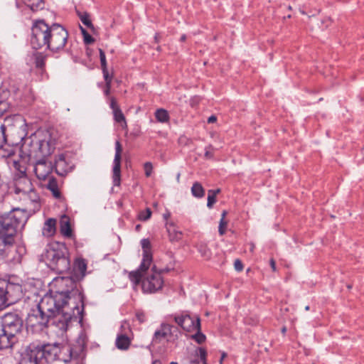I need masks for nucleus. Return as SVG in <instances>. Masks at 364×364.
Wrapping results in <instances>:
<instances>
[{"label": "nucleus", "instance_id": "obj_1", "mask_svg": "<svg viewBox=\"0 0 364 364\" xmlns=\"http://www.w3.org/2000/svg\"><path fill=\"white\" fill-rule=\"evenodd\" d=\"M71 306L65 293L47 294L35 308L31 309L26 319L27 324L42 329L53 320V324L62 332L66 331L73 319L82 318V315H77L70 309Z\"/></svg>", "mask_w": 364, "mask_h": 364}, {"label": "nucleus", "instance_id": "obj_2", "mask_svg": "<svg viewBox=\"0 0 364 364\" xmlns=\"http://www.w3.org/2000/svg\"><path fill=\"white\" fill-rule=\"evenodd\" d=\"M23 196L26 209L14 208L0 217V258L4 256L6 247L13 245L16 232L24 227L31 215L41 208L40 197L33 187Z\"/></svg>", "mask_w": 364, "mask_h": 364}, {"label": "nucleus", "instance_id": "obj_3", "mask_svg": "<svg viewBox=\"0 0 364 364\" xmlns=\"http://www.w3.org/2000/svg\"><path fill=\"white\" fill-rule=\"evenodd\" d=\"M85 347L86 341L84 336H79L73 347L62 346L59 343L35 345L41 363L43 361L51 363L56 360L67 363L73 358H77L82 356Z\"/></svg>", "mask_w": 364, "mask_h": 364}, {"label": "nucleus", "instance_id": "obj_4", "mask_svg": "<svg viewBox=\"0 0 364 364\" xmlns=\"http://www.w3.org/2000/svg\"><path fill=\"white\" fill-rule=\"evenodd\" d=\"M0 350L9 348L16 342V336L23 326L22 318L16 312H9L1 317Z\"/></svg>", "mask_w": 364, "mask_h": 364}, {"label": "nucleus", "instance_id": "obj_5", "mask_svg": "<svg viewBox=\"0 0 364 364\" xmlns=\"http://www.w3.org/2000/svg\"><path fill=\"white\" fill-rule=\"evenodd\" d=\"M23 144L21 151L28 158H38L50 155L53 149V144L46 139H38L36 134L30 137H21Z\"/></svg>", "mask_w": 364, "mask_h": 364}, {"label": "nucleus", "instance_id": "obj_6", "mask_svg": "<svg viewBox=\"0 0 364 364\" xmlns=\"http://www.w3.org/2000/svg\"><path fill=\"white\" fill-rule=\"evenodd\" d=\"M61 284L66 287L63 292L68 296V301L71 303L70 309H73L75 314L82 315L84 311V295L78 287L77 283L79 280L75 279L73 275L68 277H62L60 280Z\"/></svg>", "mask_w": 364, "mask_h": 364}, {"label": "nucleus", "instance_id": "obj_7", "mask_svg": "<svg viewBox=\"0 0 364 364\" xmlns=\"http://www.w3.org/2000/svg\"><path fill=\"white\" fill-rule=\"evenodd\" d=\"M50 31L51 26L47 24L45 21H36L31 28V45L32 48L38 50L46 47L50 37Z\"/></svg>", "mask_w": 364, "mask_h": 364}, {"label": "nucleus", "instance_id": "obj_8", "mask_svg": "<svg viewBox=\"0 0 364 364\" xmlns=\"http://www.w3.org/2000/svg\"><path fill=\"white\" fill-rule=\"evenodd\" d=\"M66 253L65 247L57 250L50 248L47 250L46 259L50 267L59 274L65 273L70 268V260Z\"/></svg>", "mask_w": 364, "mask_h": 364}, {"label": "nucleus", "instance_id": "obj_9", "mask_svg": "<svg viewBox=\"0 0 364 364\" xmlns=\"http://www.w3.org/2000/svg\"><path fill=\"white\" fill-rule=\"evenodd\" d=\"M168 272V269H160L157 270L156 266L151 268V272L147 273L146 277H144V272L142 274V277L139 284H134V286L139 285L141 282V288L144 293H155L156 291L161 289L164 284V280L161 277V274Z\"/></svg>", "mask_w": 364, "mask_h": 364}, {"label": "nucleus", "instance_id": "obj_10", "mask_svg": "<svg viewBox=\"0 0 364 364\" xmlns=\"http://www.w3.org/2000/svg\"><path fill=\"white\" fill-rule=\"evenodd\" d=\"M50 32V37L46 48L53 52L63 50L68 41V32L59 23H53Z\"/></svg>", "mask_w": 364, "mask_h": 364}, {"label": "nucleus", "instance_id": "obj_11", "mask_svg": "<svg viewBox=\"0 0 364 364\" xmlns=\"http://www.w3.org/2000/svg\"><path fill=\"white\" fill-rule=\"evenodd\" d=\"M141 247L143 249V259L138 269L132 271L129 274V278L132 282L136 284L142 277L143 272L147 271L152 261V256L150 252L151 243L149 239H142L141 240Z\"/></svg>", "mask_w": 364, "mask_h": 364}, {"label": "nucleus", "instance_id": "obj_12", "mask_svg": "<svg viewBox=\"0 0 364 364\" xmlns=\"http://www.w3.org/2000/svg\"><path fill=\"white\" fill-rule=\"evenodd\" d=\"M174 321L184 331L191 332L200 330V318L196 317V321L188 314H183L174 317Z\"/></svg>", "mask_w": 364, "mask_h": 364}, {"label": "nucleus", "instance_id": "obj_13", "mask_svg": "<svg viewBox=\"0 0 364 364\" xmlns=\"http://www.w3.org/2000/svg\"><path fill=\"white\" fill-rule=\"evenodd\" d=\"M14 190L16 194L23 193L31 191L33 187L31 180L28 178L25 171L19 170L14 178Z\"/></svg>", "mask_w": 364, "mask_h": 364}, {"label": "nucleus", "instance_id": "obj_14", "mask_svg": "<svg viewBox=\"0 0 364 364\" xmlns=\"http://www.w3.org/2000/svg\"><path fill=\"white\" fill-rule=\"evenodd\" d=\"M178 328L170 324L162 323L160 328L156 330L152 338V343H159L164 338L168 339L173 336H177Z\"/></svg>", "mask_w": 364, "mask_h": 364}, {"label": "nucleus", "instance_id": "obj_15", "mask_svg": "<svg viewBox=\"0 0 364 364\" xmlns=\"http://www.w3.org/2000/svg\"><path fill=\"white\" fill-rule=\"evenodd\" d=\"M122 145L119 141L115 142V155L113 161V184L114 186H119L121 181V154H122Z\"/></svg>", "mask_w": 364, "mask_h": 364}, {"label": "nucleus", "instance_id": "obj_16", "mask_svg": "<svg viewBox=\"0 0 364 364\" xmlns=\"http://www.w3.org/2000/svg\"><path fill=\"white\" fill-rule=\"evenodd\" d=\"M14 288L12 284H5L0 281V310L4 309L14 302L11 291Z\"/></svg>", "mask_w": 364, "mask_h": 364}, {"label": "nucleus", "instance_id": "obj_17", "mask_svg": "<svg viewBox=\"0 0 364 364\" xmlns=\"http://www.w3.org/2000/svg\"><path fill=\"white\" fill-rule=\"evenodd\" d=\"M40 360L38 355V351L35 348V345H31L26 348L20 355L18 364H40Z\"/></svg>", "mask_w": 364, "mask_h": 364}, {"label": "nucleus", "instance_id": "obj_18", "mask_svg": "<svg viewBox=\"0 0 364 364\" xmlns=\"http://www.w3.org/2000/svg\"><path fill=\"white\" fill-rule=\"evenodd\" d=\"M121 328L124 333L119 334L116 338V347L122 350H127L131 344V339L128 337L126 330L130 331L129 325L127 322H123Z\"/></svg>", "mask_w": 364, "mask_h": 364}, {"label": "nucleus", "instance_id": "obj_19", "mask_svg": "<svg viewBox=\"0 0 364 364\" xmlns=\"http://www.w3.org/2000/svg\"><path fill=\"white\" fill-rule=\"evenodd\" d=\"M73 166L68 163L64 156L60 154L55 160V169L58 175L63 176L70 172L73 169Z\"/></svg>", "mask_w": 364, "mask_h": 364}, {"label": "nucleus", "instance_id": "obj_20", "mask_svg": "<svg viewBox=\"0 0 364 364\" xmlns=\"http://www.w3.org/2000/svg\"><path fill=\"white\" fill-rule=\"evenodd\" d=\"M87 262L85 259L77 258L75 261L72 275L75 277V279L80 281L85 276Z\"/></svg>", "mask_w": 364, "mask_h": 364}, {"label": "nucleus", "instance_id": "obj_21", "mask_svg": "<svg viewBox=\"0 0 364 364\" xmlns=\"http://www.w3.org/2000/svg\"><path fill=\"white\" fill-rule=\"evenodd\" d=\"M60 230L61 234L66 237H71L73 235L70 219L66 215L62 216L60 220Z\"/></svg>", "mask_w": 364, "mask_h": 364}, {"label": "nucleus", "instance_id": "obj_22", "mask_svg": "<svg viewBox=\"0 0 364 364\" xmlns=\"http://www.w3.org/2000/svg\"><path fill=\"white\" fill-rule=\"evenodd\" d=\"M56 220L53 218L48 219L43 225L42 233L45 237H50L55 232Z\"/></svg>", "mask_w": 364, "mask_h": 364}, {"label": "nucleus", "instance_id": "obj_23", "mask_svg": "<svg viewBox=\"0 0 364 364\" xmlns=\"http://www.w3.org/2000/svg\"><path fill=\"white\" fill-rule=\"evenodd\" d=\"M169 240L171 242L179 241L182 237V232L176 230L173 223L166 224Z\"/></svg>", "mask_w": 364, "mask_h": 364}, {"label": "nucleus", "instance_id": "obj_24", "mask_svg": "<svg viewBox=\"0 0 364 364\" xmlns=\"http://www.w3.org/2000/svg\"><path fill=\"white\" fill-rule=\"evenodd\" d=\"M46 166V164L44 161H39L36 163L34 171L37 177L40 179L45 178L47 174L49 173V167L47 171H43V168Z\"/></svg>", "mask_w": 364, "mask_h": 364}, {"label": "nucleus", "instance_id": "obj_25", "mask_svg": "<svg viewBox=\"0 0 364 364\" xmlns=\"http://www.w3.org/2000/svg\"><path fill=\"white\" fill-rule=\"evenodd\" d=\"M46 187L49 191H51L53 196L55 198H59L60 197V192L58 189V183L55 179L53 178H50Z\"/></svg>", "mask_w": 364, "mask_h": 364}, {"label": "nucleus", "instance_id": "obj_26", "mask_svg": "<svg viewBox=\"0 0 364 364\" xmlns=\"http://www.w3.org/2000/svg\"><path fill=\"white\" fill-rule=\"evenodd\" d=\"M191 193L196 198H203L205 195V189L203 188L201 183L195 182L191 187Z\"/></svg>", "mask_w": 364, "mask_h": 364}, {"label": "nucleus", "instance_id": "obj_27", "mask_svg": "<svg viewBox=\"0 0 364 364\" xmlns=\"http://www.w3.org/2000/svg\"><path fill=\"white\" fill-rule=\"evenodd\" d=\"M23 2L32 11H37L43 7V0H23Z\"/></svg>", "mask_w": 364, "mask_h": 364}, {"label": "nucleus", "instance_id": "obj_28", "mask_svg": "<svg viewBox=\"0 0 364 364\" xmlns=\"http://www.w3.org/2000/svg\"><path fill=\"white\" fill-rule=\"evenodd\" d=\"M155 117L159 122L165 123L169 119L168 112L164 109H158L155 112Z\"/></svg>", "mask_w": 364, "mask_h": 364}, {"label": "nucleus", "instance_id": "obj_29", "mask_svg": "<svg viewBox=\"0 0 364 364\" xmlns=\"http://www.w3.org/2000/svg\"><path fill=\"white\" fill-rule=\"evenodd\" d=\"M8 127L0 124V149L3 148L5 144L9 143L7 139Z\"/></svg>", "mask_w": 364, "mask_h": 364}, {"label": "nucleus", "instance_id": "obj_30", "mask_svg": "<svg viewBox=\"0 0 364 364\" xmlns=\"http://www.w3.org/2000/svg\"><path fill=\"white\" fill-rule=\"evenodd\" d=\"M220 192V189L218 188L216 190H209L208 194V202L207 206L208 208H211L213 204L216 201V196Z\"/></svg>", "mask_w": 364, "mask_h": 364}, {"label": "nucleus", "instance_id": "obj_31", "mask_svg": "<svg viewBox=\"0 0 364 364\" xmlns=\"http://www.w3.org/2000/svg\"><path fill=\"white\" fill-rule=\"evenodd\" d=\"M34 57L36 67L40 69L43 68L45 65V56L41 53H37Z\"/></svg>", "mask_w": 364, "mask_h": 364}, {"label": "nucleus", "instance_id": "obj_32", "mask_svg": "<svg viewBox=\"0 0 364 364\" xmlns=\"http://www.w3.org/2000/svg\"><path fill=\"white\" fill-rule=\"evenodd\" d=\"M114 114V120L118 123H123L124 124V127H127V123L125 121V117L122 112L121 109H117L115 112H113Z\"/></svg>", "mask_w": 364, "mask_h": 364}, {"label": "nucleus", "instance_id": "obj_33", "mask_svg": "<svg viewBox=\"0 0 364 364\" xmlns=\"http://www.w3.org/2000/svg\"><path fill=\"white\" fill-rule=\"evenodd\" d=\"M80 18L82 21V23L85 25L89 28H93V25L92 23L91 20L90 19V16L87 13H84L82 14H80Z\"/></svg>", "mask_w": 364, "mask_h": 364}, {"label": "nucleus", "instance_id": "obj_34", "mask_svg": "<svg viewBox=\"0 0 364 364\" xmlns=\"http://www.w3.org/2000/svg\"><path fill=\"white\" fill-rule=\"evenodd\" d=\"M151 215V210L150 208H146L144 211H141L139 214V219L141 221H146L150 218Z\"/></svg>", "mask_w": 364, "mask_h": 364}, {"label": "nucleus", "instance_id": "obj_35", "mask_svg": "<svg viewBox=\"0 0 364 364\" xmlns=\"http://www.w3.org/2000/svg\"><path fill=\"white\" fill-rule=\"evenodd\" d=\"M192 338L198 343H202L205 340V336L200 333V330L197 331V333L192 336Z\"/></svg>", "mask_w": 364, "mask_h": 364}, {"label": "nucleus", "instance_id": "obj_36", "mask_svg": "<svg viewBox=\"0 0 364 364\" xmlns=\"http://www.w3.org/2000/svg\"><path fill=\"white\" fill-rule=\"evenodd\" d=\"M99 53H100V58L102 70H105V68H107L105 53L103 51V50L101 48L99 49Z\"/></svg>", "mask_w": 364, "mask_h": 364}, {"label": "nucleus", "instance_id": "obj_37", "mask_svg": "<svg viewBox=\"0 0 364 364\" xmlns=\"http://www.w3.org/2000/svg\"><path fill=\"white\" fill-rule=\"evenodd\" d=\"M214 150H215V149L211 145H209L208 146L205 147V151L204 154L205 158L207 159H213V154H214Z\"/></svg>", "mask_w": 364, "mask_h": 364}, {"label": "nucleus", "instance_id": "obj_38", "mask_svg": "<svg viewBox=\"0 0 364 364\" xmlns=\"http://www.w3.org/2000/svg\"><path fill=\"white\" fill-rule=\"evenodd\" d=\"M196 355H198L200 358V360L203 362V364L205 363V358H206V351L204 348H199L196 350Z\"/></svg>", "mask_w": 364, "mask_h": 364}, {"label": "nucleus", "instance_id": "obj_39", "mask_svg": "<svg viewBox=\"0 0 364 364\" xmlns=\"http://www.w3.org/2000/svg\"><path fill=\"white\" fill-rule=\"evenodd\" d=\"M144 168L146 176L149 177L151 175L152 170H153L152 164L151 162H146L144 164Z\"/></svg>", "mask_w": 364, "mask_h": 364}, {"label": "nucleus", "instance_id": "obj_40", "mask_svg": "<svg viewBox=\"0 0 364 364\" xmlns=\"http://www.w3.org/2000/svg\"><path fill=\"white\" fill-rule=\"evenodd\" d=\"M199 252L203 257L209 258L210 257V251L205 247L200 245L199 247Z\"/></svg>", "mask_w": 364, "mask_h": 364}, {"label": "nucleus", "instance_id": "obj_41", "mask_svg": "<svg viewBox=\"0 0 364 364\" xmlns=\"http://www.w3.org/2000/svg\"><path fill=\"white\" fill-rule=\"evenodd\" d=\"M227 226V222L220 219L218 231L220 235H223L225 232V228Z\"/></svg>", "mask_w": 364, "mask_h": 364}, {"label": "nucleus", "instance_id": "obj_42", "mask_svg": "<svg viewBox=\"0 0 364 364\" xmlns=\"http://www.w3.org/2000/svg\"><path fill=\"white\" fill-rule=\"evenodd\" d=\"M103 76L106 82V85H111L112 83V76H109L107 68L102 70Z\"/></svg>", "mask_w": 364, "mask_h": 364}, {"label": "nucleus", "instance_id": "obj_43", "mask_svg": "<svg viewBox=\"0 0 364 364\" xmlns=\"http://www.w3.org/2000/svg\"><path fill=\"white\" fill-rule=\"evenodd\" d=\"M136 318L140 323L146 321V315L143 311H138L136 312Z\"/></svg>", "mask_w": 364, "mask_h": 364}, {"label": "nucleus", "instance_id": "obj_44", "mask_svg": "<svg viewBox=\"0 0 364 364\" xmlns=\"http://www.w3.org/2000/svg\"><path fill=\"white\" fill-rule=\"evenodd\" d=\"M234 267H235V269L237 271V272H240L243 269V265H242V262L240 260V259H236L234 262Z\"/></svg>", "mask_w": 364, "mask_h": 364}, {"label": "nucleus", "instance_id": "obj_45", "mask_svg": "<svg viewBox=\"0 0 364 364\" xmlns=\"http://www.w3.org/2000/svg\"><path fill=\"white\" fill-rule=\"evenodd\" d=\"M83 38L85 44H92L95 41L94 38L89 33H85Z\"/></svg>", "mask_w": 364, "mask_h": 364}, {"label": "nucleus", "instance_id": "obj_46", "mask_svg": "<svg viewBox=\"0 0 364 364\" xmlns=\"http://www.w3.org/2000/svg\"><path fill=\"white\" fill-rule=\"evenodd\" d=\"M110 107L112 109L113 112H115L117 109H119V107L117 106L115 99L113 97L111 99Z\"/></svg>", "mask_w": 364, "mask_h": 364}, {"label": "nucleus", "instance_id": "obj_47", "mask_svg": "<svg viewBox=\"0 0 364 364\" xmlns=\"http://www.w3.org/2000/svg\"><path fill=\"white\" fill-rule=\"evenodd\" d=\"M110 88H111V85H106L105 86V89L104 90V93L106 96H108L109 95V92H110Z\"/></svg>", "mask_w": 364, "mask_h": 364}, {"label": "nucleus", "instance_id": "obj_48", "mask_svg": "<svg viewBox=\"0 0 364 364\" xmlns=\"http://www.w3.org/2000/svg\"><path fill=\"white\" fill-rule=\"evenodd\" d=\"M216 120H217V117L215 116H214V115H211L210 117H208V123H213Z\"/></svg>", "mask_w": 364, "mask_h": 364}, {"label": "nucleus", "instance_id": "obj_49", "mask_svg": "<svg viewBox=\"0 0 364 364\" xmlns=\"http://www.w3.org/2000/svg\"><path fill=\"white\" fill-rule=\"evenodd\" d=\"M270 266L273 271H276V264L273 259L270 260Z\"/></svg>", "mask_w": 364, "mask_h": 364}, {"label": "nucleus", "instance_id": "obj_50", "mask_svg": "<svg viewBox=\"0 0 364 364\" xmlns=\"http://www.w3.org/2000/svg\"><path fill=\"white\" fill-rule=\"evenodd\" d=\"M80 30H81V32H82V34L83 37H85V33H88L87 31L84 28H82V26H80Z\"/></svg>", "mask_w": 364, "mask_h": 364}, {"label": "nucleus", "instance_id": "obj_51", "mask_svg": "<svg viewBox=\"0 0 364 364\" xmlns=\"http://www.w3.org/2000/svg\"><path fill=\"white\" fill-rule=\"evenodd\" d=\"M226 215H227V211L223 210L222 213L221 219H223V220H225V218Z\"/></svg>", "mask_w": 364, "mask_h": 364}, {"label": "nucleus", "instance_id": "obj_52", "mask_svg": "<svg viewBox=\"0 0 364 364\" xmlns=\"http://www.w3.org/2000/svg\"><path fill=\"white\" fill-rule=\"evenodd\" d=\"M170 215H171L170 213H166L164 214V218L166 220H168V218L170 217Z\"/></svg>", "mask_w": 364, "mask_h": 364}, {"label": "nucleus", "instance_id": "obj_53", "mask_svg": "<svg viewBox=\"0 0 364 364\" xmlns=\"http://www.w3.org/2000/svg\"><path fill=\"white\" fill-rule=\"evenodd\" d=\"M14 166L16 169H19V168L18 167V163L17 161H14Z\"/></svg>", "mask_w": 364, "mask_h": 364}, {"label": "nucleus", "instance_id": "obj_54", "mask_svg": "<svg viewBox=\"0 0 364 364\" xmlns=\"http://www.w3.org/2000/svg\"><path fill=\"white\" fill-rule=\"evenodd\" d=\"M186 39V35H182L181 37V41H185Z\"/></svg>", "mask_w": 364, "mask_h": 364}, {"label": "nucleus", "instance_id": "obj_55", "mask_svg": "<svg viewBox=\"0 0 364 364\" xmlns=\"http://www.w3.org/2000/svg\"><path fill=\"white\" fill-rule=\"evenodd\" d=\"M180 176H181V173H178L176 176V181L178 183L180 181Z\"/></svg>", "mask_w": 364, "mask_h": 364}, {"label": "nucleus", "instance_id": "obj_56", "mask_svg": "<svg viewBox=\"0 0 364 364\" xmlns=\"http://www.w3.org/2000/svg\"><path fill=\"white\" fill-rule=\"evenodd\" d=\"M152 364H161V362L159 360H154L153 361Z\"/></svg>", "mask_w": 364, "mask_h": 364}, {"label": "nucleus", "instance_id": "obj_57", "mask_svg": "<svg viewBox=\"0 0 364 364\" xmlns=\"http://www.w3.org/2000/svg\"><path fill=\"white\" fill-rule=\"evenodd\" d=\"M225 357V353H223V355H222V358H221V359H220V364H222V361H223V358H224Z\"/></svg>", "mask_w": 364, "mask_h": 364}, {"label": "nucleus", "instance_id": "obj_58", "mask_svg": "<svg viewBox=\"0 0 364 364\" xmlns=\"http://www.w3.org/2000/svg\"><path fill=\"white\" fill-rule=\"evenodd\" d=\"M286 331H287V328L286 327H283L282 329V332L283 333H284L286 332Z\"/></svg>", "mask_w": 364, "mask_h": 364}, {"label": "nucleus", "instance_id": "obj_59", "mask_svg": "<svg viewBox=\"0 0 364 364\" xmlns=\"http://www.w3.org/2000/svg\"><path fill=\"white\" fill-rule=\"evenodd\" d=\"M255 248V245L253 244L251 245V251H253Z\"/></svg>", "mask_w": 364, "mask_h": 364}, {"label": "nucleus", "instance_id": "obj_60", "mask_svg": "<svg viewBox=\"0 0 364 364\" xmlns=\"http://www.w3.org/2000/svg\"><path fill=\"white\" fill-rule=\"evenodd\" d=\"M193 364H198V361L197 360L193 361Z\"/></svg>", "mask_w": 364, "mask_h": 364}, {"label": "nucleus", "instance_id": "obj_61", "mask_svg": "<svg viewBox=\"0 0 364 364\" xmlns=\"http://www.w3.org/2000/svg\"><path fill=\"white\" fill-rule=\"evenodd\" d=\"M305 310H306V311H309V306H306L305 307Z\"/></svg>", "mask_w": 364, "mask_h": 364}, {"label": "nucleus", "instance_id": "obj_62", "mask_svg": "<svg viewBox=\"0 0 364 364\" xmlns=\"http://www.w3.org/2000/svg\"><path fill=\"white\" fill-rule=\"evenodd\" d=\"M158 36H159V35H158V34H156V35L155 36V39H156V41H158Z\"/></svg>", "mask_w": 364, "mask_h": 364}, {"label": "nucleus", "instance_id": "obj_63", "mask_svg": "<svg viewBox=\"0 0 364 364\" xmlns=\"http://www.w3.org/2000/svg\"><path fill=\"white\" fill-rule=\"evenodd\" d=\"M139 228H140L139 225H136V229H139Z\"/></svg>", "mask_w": 364, "mask_h": 364}, {"label": "nucleus", "instance_id": "obj_64", "mask_svg": "<svg viewBox=\"0 0 364 364\" xmlns=\"http://www.w3.org/2000/svg\"><path fill=\"white\" fill-rule=\"evenodd\" d=\"M171 364H178L176 362H171Z\"/></svg>", "mask_w": 364, "mask_h": 364}]
</instances>
